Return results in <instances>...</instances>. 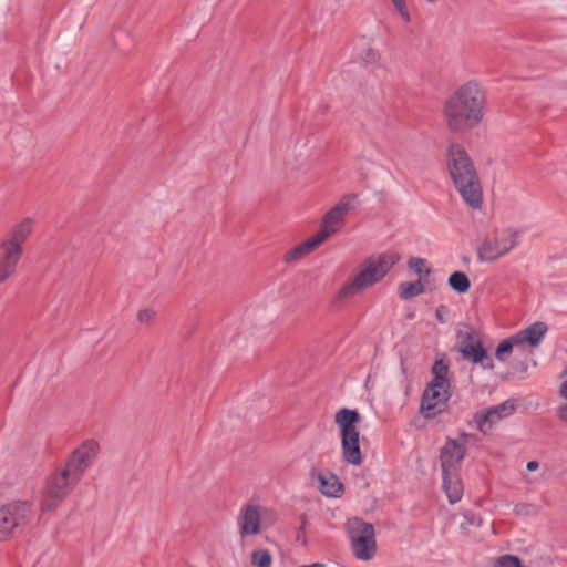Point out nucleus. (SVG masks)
I'll return each mask as SVG.
<instances>
[{
    "label": "nucleus",
    "instance_id": "nucleus-18",
    "mask_svg": "<svg viewBox=\"0 0 567 567\" xmlns=\"http://www.w3.org/2000/svg\"><path fill=\"white\" fill-rule=\"evenodd\" d=\"M546 332L547 326L542 321H537L526 329L519 331L514 337L520 344L528 343L532 347H537L542 339L545 337Z\"/></svg>",
    "mask_w": 567,
    "mask_h": 567
},
{
    "label": "nucleus",
    "instance_id": "nucleus-28",
    "mask_svg": "<svg viewBox=\"0 0 567 567\" xmlns=\"http://www.w3.org/2000/svg\"><path fill=\"white\" fill-rule=\"evenodd\" d=\"M394 8L399 11L400 16L405 22H410V13L406 9L405 0H391Z\"/></svg>",
    "mask_w": 567,
    "mask_h": 567
},
{
    "label": "nucleus",
    "instance_id": "nucleus-40",
    "mask_svg": "<svg viewBox=\"0 0 567 567\" xmlns=\"http://www.w3.org/2000/svg\"><path fill=\"white\" fill-rule=\"evenodd\" d=\"M561 375H567V368L563 371Z\"/></svg>",
    "mask_w": 567,
    "mask_h": 567
},
{
    "label": "nucleus",
    "instance_id": "nucleus-27",
    "mask_svg": "<svg viewBox=\"0 0 567 567\" xmlns=\"http://www.w3.org/2000/svg\"><path fill=\"white\" fill-rule=\"evenodd\" d=\"M499 567H523L516 556L505 555L498 559Z\"/></svg>",
    "mask_w": 567,
    "mask_h": 567
},
{
    "label": "nucleus",
    "instance_id": "nucleus-17",
    "mask_svg": "<svg viewBox=\"0 0 567 567\" xmlns=\"http://www.w3.org/2000/svg\"><path fill=\"white\" fill-rule=\"evenodd\" d=\"M443 488L450 503L454 504L462 498L463 484L460 478L458 470L442 471Z\"/></svg>",
    "mask_w": 567,
    "mask_h": 567
},
{
    "label": "nucleus",
    "instance_id": "nucleus-20",
    "mask_svg": "<svg viewBox=\"0 0 567 567\" xmlns=\"http://www.w3.org/2000/svg\"><path fill=\"white\" fill-rule=\"evenodd\" d=\"M323 236H312L306 241L297 245L285 255L286 262H292L307 256L322 244Z\"/></svg>",
    "mask_w": 567,
    "mask_h": 567
},
{
    "label": "nucleus",
    "instance_id": "nucleus-22",
    "mask_svg": "<svg viewBox=\"0 0 567 567\" xmlns=\"http://www.w3.org/2000/svg\"><path fill=\"white\" fill-rule=\"evenodd\" d=\"M399 297L402 300H410L424 292L425 287L421 280L404 281L399 285Z\"/></svg>",
    "mask_w": 567,
    "mask_h": 567
},
{
    "label": "nucleus",
    "instance_id": "nucleus-23",
    "mask_svg": "<svg viewBox=\"0 0 567 567\" xmlns=\"http://www.w3.org/2000/svg\"><path fill=\"white\" fill-rule=\"evenodd\" d=\"M449 286L458 293H465L471 288V281L463 271H454L449 277Z\"/></svg>",
    "mask_w": 567,
    "mask_h": 567
},
{
    "label": "nucleus",
    "instance_id": "nucleus-39",
    "mask_svg": "<svg viewBox=\"0 0 567 567\" xmlns=\"http://www.w3.org/2000/svg\"><path fill=\"white\" fill-rule=\"evenodd\" d=\"M300 567H323L322 564L320 563H313V564H310V565H303V566H300Z\"/></svg>",
    "mask_w": 567,
    "mask_h": 567
},
{
    "label": "nucleus",
    "instance_id": "nucleus-4",
    "mask_svg": "<svg viewBox=\"0 0 567 567\" xmlns=\"http://www.w3.org/2000/svg\"><path fill=\"white\" fill-rule=\"evenodd\" d=\"M398 252H383L371 256L365 260L364 268L349 282L344 284L338 293V299H348L359 291L379 282L400 260Z\"/></svg>",
    "mask_w": 567,
    "mask_h": 567
},
{
    "label": "nucleus",
    "instance_id": "nucleus-11",
    "mask_svg": "<svg viewBox=\"0 0 567 567\" xmlns=\"http://www.w3.org/2000/svg\"><path fill=\"white\" fill-rule=\"evenodd\" d=\"M455 349L465 360L480 363L485 370H494L495 364L492 357L484 349L482 341L475 338L473 331H458Z\"/></svg>",
    "mask_w": 567,
    "mask_h": 567
},
{
    "label": "nucleus",
    "instance_id": "nucleus-32",
    "mask_svg": "<svg viewBox=\"0 0 567 567\" xmlns=\"http://www.w3.org/2000/svg\"><path fill=\"white\" fill-rule=\"evenodd\" d=\"M557 416L560 421L567 423V404L557 408Z\"/></svg>",
    "mask_w": 567,
    "mask_h": 567
},
{
    "label": "nucleus",
    "instance_id": "nucleus-1",
    "mask_svg": "<svg viewBox=\"0 0 567 567\" xmlns=\"http://www.w3.org/2000/svg\"><path fill=\"white\" fill-rule=\"evenodd\" d=\"M486 94L474 80L457 87L443 105V116L452 132H465L477 126L484 116Z\"/></svg>",
    "mask_w": 567,
    "mask_h": 567
},
{
    "label": "nucleus",
    "instance_id": "nucleus-36",
    "mask_svg": "<svg viewBox=\"0 0 567 567\" xmlns=\"http://www.w3.org/2000/svg\"><path fill=\"white\" fill-rule=\"evenodd\" d=\"M539 467V463L537 461H529L526 465L528 471H536Z\"/></svg>",
    "mask_w": 567,
    "mask_h": 567
},
{
    "label": "nucleus",
    "instance_id": "nucleus-5",
    "mask_svg": "<svg viewBox=\"0 0 567 567\" xmlns=\"http://www.w3.org/2000/svg\"><path fill=\"white\" fill-rule=\"evenodd\" d=\"M449 367L443 360H436L432 367L433 379L425 388L421 399V413L425 419L435 417L443 412L451 394L446 378Z\"/></svg>",
    "mask_w": 567,
    "mask_h": 567
},
{
    "label": "nucleus",
    "instance_id": "nucleus-7",
    "mask_svg": "<svg viewBox=\"0 0 567 567\" xmlns=\"http://www.w3.org/2000/svg\"><path fill=\"white\" fill-rule=\"evenodd\" d=\"M34 517L33 502L12 501L0 506V542L22 534Z\"/></svg>",
    "mask_w": 567,
    "mask_h": 567
},
{
    "label": "nucleus",
    "instance_id": "nucleus-10",
    "mask_svg": "<svg viewBox=\"0 0 567 567\" xmlns=\"http://www.w3.org/2000/svg\"><path fill=\"white\" fill-rule=\"evenodd\" d=\"M100 451L101 446L97 441L85 440L65 458L61 466L79 483L97 458Z\"/></svg>",
    "mask_w": 567,
    "mask_h": 567
},
{
    "label": "nucleus",
    "instance_id": "nucleus-30",
    "mask_svg": "<svg viewBox=\"0 0 567 567\" xmlns=\"http://www.w3.org/2000/svg\"><path fill=\"white\" fill-rule=\"evenodd\" d=\"M470 525H476V526H481L482 525V519L478 517H472V518H467V522L466 523H463L461 525V528L464 533L468 534L470 530H468V526Z\"/></svg>",
    "mask_w": 567,
    "mask_h": 567
},
{
    "label": "nucleus",
    "instance_id": "nucleus-33",
    "mask_svg": "<svg viewBox=\"0 0 567 567\" xmlns=\"http://www.w3.org/2000/svg\"><path fill=\"white\" fill-rule=\"evenodd\" d=\"M378 58V54L374 50L369 49L365 54V61L367 62H375Z\"/></svg>",
    "mask_w": 567,
    "mask_h": 567
},
{
    "label": "nucleus",
    "instance_id": "nucleus-35",
    "mask_svg": "<svg viewBox=\"0 0 567 567\" xmlns=\"http://www.w3.org/2000/svg\"><path fill=\"white\" fill-rule=\"evenodd\" d=\"M446 308L444 306H440L437 309H436V312H435V316H436V319L440 321V322H445V319L442 315V310H445Z\"/></svg>",
    "mask_w": 567,
    "mask_h": 567
},
{
    "label": "nucleus",
    "instance_id": "nucleus-26",
    "mask_svg": "<svg viewBox=\"0 0 567 567\" xmlns=\"http://www.w3.org/2000/svg\"><path fill=\"white\" fill-rule=\"evenodd\" d=\"M408 266L419 276H429L431 274V268L426 265V260L424 258L412 257L409 259Z\"/></svg>",
    "mask_w": 567,
    "mask_h": 567
},
{
    "label": "nucleus",
    "instance_id": "nucleus-38",
    "mask_svg": "<svg viewBox=\"0 0 567 567\" xmlns=\"http://www.w3.org/2000/svg\"><path fill=\"white\" fill-rule=\"evenodd\" d=\"M527 507H528V505H526V504L517 505V506L515 507V512H516L517 514H520V513H522V512H524V509H525V508H527Z\"/></svg>",
    "mask_w": 567,
    "mask_h": 567
},
{
    "label": "nucleus",
    "instance_id": "nucleus-2",
    "mask_svg": "<svg viewBox=\"0 0 567 567\" xmlns=\"http://www.w3.org/2000/svg\"><path fill=\"white\" fill-rule=\"evenodd\" d=\"M447 169L463 200L474 209L481 208L483 203L482 185L473 161L462 145H450Z\"/></svg>",
    "mask_w": 567,
    "mask_h": 567
},
{
    "label": "nucleus",
    "instance_id": "nucleus-25",
    "mask_svg": "<svg viewBox=\"0 0 567 567\" xmlns=\"http://www.w3.org/2000/svg\"><path fill=\"white\" fill-rule=\"evenodd\" d=\"M272 557L267 549H259L251 553V564L255 567H270Z\"/></svg>",
    "mask_w": 567,
    "mask_h": 567
},
{
    "label": "nucleus",
    "instance_id": "nucleus-21",
    "mask_svg": "<svg viewBox=\"0 0 567 567\" xmlns=\"http://www.w3.org/2000/svg\"><path fill=\"white\" fill-rule=\"evenodd\" d=\"M113 45L121 52H128L133 48V38L128 30L117 27L112 31Z\"/></svg>",
    "mask_w": 567,
    "mask_h": 567
},
{
    "label": "nucleus",
    "instance_id": "nucleus-6",
    "mask_svg": "<svg viewBox=\"0 0 567 567\" xmlns=\"http://www.w3.org/2000/svg\"><path fill=\"white\" fill-rule=\"evenodd\" d=\"M79 483L61 466H56L44 480L39 506L42 513L56 509Z\"/></svg>",
    "mask_w": 567,
    "mask_h": 567
},
{
    "label": "nucleus",
    "instance_id": "nucleus-24",
    "mask_svg": "<svg viewBox=\"0 0 567 567\" xmlns=\"http://www.w3.org/2000/svg\"><path fill=\"white\" fill-rule=\"evenodd\" d=\"M520 346L518 341H516V338L513 336L508 339H504L499 342V344L496 348L495 357L501 362H506L509 354L513 352L514 347Z\"/></svg>",
    "mask_w": 567,
    "mask_h": 567
},
{
    "label": "nucleus",
    "instance_id": "nucleus-37",
    "mask_svg": "<svg viewBox=\"0 0 567 567\" xmlns=\"http://www.w3.org/2000/svg\"><path fill=\"white\" fill-rule=\"evenodd\" d=\"M300 522H301V526H300V529L303 530L306 525H307V516L305 514H302L300 516Z\"/></svg>",
    "mask_w": 567,
    "mask_h": 567
},
{
    "label": "nucleus",
    "instance_id": "nucleus-31",
    "mask_svg": "<svg viewBox=\"0 0 567 567\" xmlns=\"http://www.w3.org/2000/svg\"><path fill=\"white\" fill-rule=\"evenodd\" d=\"M512 369L514 372H519L522 374H525L528 370V364L525 361H520V362L514 363Z\"/></svg>",
    "mask_w": 567,
    "mask_h": 567
},
{
    "label": "nucleus",
    "instance_id": "nucleus-16",
    "mask_svg": "<svg viewBox=\"0 0 567 567\" xmlns=\"http://www.w3.org/2000/svg\"><path fill=\"white\" fill-rule=\"evenodd\" d=\"M239 533L243 537L256 535L260 532V511L257 505L245 506L237 519Z\"/></svg>",
    "mask_w": 567,
    "mask_h": 567
},
{
    "label": "nucleus",
    "instance_id": "nucleus-13",
    "mask_svg": "<svg viewBox=\"0 0 567 567\" xmlns=\"http://www.w3.org/2000/svg\"><path fill=\"white\" fill-rule=\"evenodd\" d=\"M517 245V233L505 229L493 239L486 238L477 250V258L482 262L495 261L501 256L509 252Z\"/></svg>",
    "mask_w": 567,
    "mask_h": 567
},
{
    "label": "nucleus",
    "instance_id": "nucleus-34",
    "mask_svg": "<svg viewBox=\"0 0 567 567\" xmlns=\"http://www.w3.org/2000/svg\"><path fill=\"white\" fill-rule=\"evenodd\" d=\"M559 393L564 399L567 400V380L560 383Z\"/></svg>",
    "mask_w": 567,
    "mask_h": 567
},
{
    "label": "nucleus",
    "instance_id": "nucleus-15",
    "mask_svg": "<svg viewBox=\"0 0 567 567\" xmlns=\"http://www.w3.org/2000/svg\"><path fill=\"white\" fill-rule=\"evenodd\" d=\"M465 456L464 445L457 443L456 440L447 439L441 449L440 461L442 471L458 470Z\"/></svg>",
    "mask_w": 567,
    "mask_h": 567
},
{
    "label": "nucleus",
    "instance_id": "nucleus-14",
    "mask_svg": "<svg viewBox=\"0 0 567 567\" xmlns=\"http://www.w3.org/2000/svg\"><path fill=\"white\" fill-rule=\"evenodd\" d=\"M517 408L515 399L506 400L505 402L491 406L483 412H478L474 416L477 429L486 434L493 426L501 420L514 414Z\"/></svg>",
    "mask_w": 567,
    "mask_h": 567
},
{
    "label": "nucleus",
    "instance_id": "nucleus-8",
    "mask_svg": "<svg viewBox=\"0 0 567 567\" xmlns=\"http://www.w3.org/2000/svg\"><path fill=\"white\" fill-rule=\"evenodd\" d=\"M360 421V414L355 410L340 409L334 415V422L341 431V449L344 462L351 465L362 463L360 449V433L355 424Z\"/></svg>",
    "mask_w": 567,
    "mask_h": 567
},
{
    "label": "nucleus",
    "instance_id": "nucleus-12",
    "mask_svg": "<svg viewBox=\"0 0 567 567\" xmlns=\"http://www.w3.org/2000/svg\"><path fill=\"white\" fill-rule=\"evenodd\" d=\"M358 199L357 194H348L342 199L329 209L320 225L319 231L315 236H323L322 244L333 234L338 233L344 225V217L351 209L354 208V202Z\"/></svg>",
    "mask_w": 567,
    "mask_h": 567
},
{
    "label": "nucleus",
    "instance_id": "nucleus-29",
    "mask_svg": "<svg viewBox=\"0 0 567 567\" xmlns=\"http://www.w3.org/2000/svg\"><path fill=\"white\" fill-rule=\"evenodd\" d=\"M154 317H155V312L153 310H150V309L140 310L138 313H137V320L141 323H150V322H152Z\"/></svg>",
    "mask_w": 567,
    "mask_h": 567
},
{
    "label": "nucleus",
    "instance_id": "nucleus-9",
    "mask_svg": "<svg viewBox=\"0 0 567 567\" xmlns=\"http://www.w3.org/2000/svg\"><path fill=\"white\" fill-rule=\"evenodd\" d=\"M349 538L353 555L363 561L372 559L377 554L374 526L360 518L349 523Z\"/></svg>",
    "mask_w": 567,
    "mask_h": 567
},
{
    "label": "nucleus",
    "instance_id": "nucleus-19",
    "mask_svg": "<svg viewBox=\"0 0 567 567\" xmlns=\"http://www.w3.org/2000/svg\"><path fill=\"white\" fill-rule=\"evenodd\" d=\"M317 480L319 482L320 492L328 497H338L343 491V484L332 472H318Z\"/></svg>",
    "mask_w": 567,
    "mask_h": 567
},
{
    "label": "nucleus",
    "instance_id": "nucleus-3",
    "mask_svg": "<svg viewBox=\"0 0 567 567\" xmlns=\"http://www.w3.org/2000/svg\"><path fill=\"white\" fill-rule=\"evenodd\" d=\"M33 229V219L24 218L0 240V284L12 277L23 255L22 245Z\"/></svg>",
    "mask_w": 567,
    "mask_h": 567
}]
</instances>
